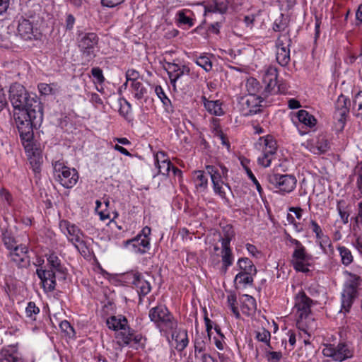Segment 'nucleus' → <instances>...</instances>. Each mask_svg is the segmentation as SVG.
I'll list each match as a JSON object with an SVG mask.
<instances>
[{
    "label": "nucleus",
    "mask_w": 362,
    "mask_h": 362,
    "mask_svg": "<svg viewBox=\"0 0 362 362\" xmlns=\"http://www.w3.org/2000/svg\"><path fill=\"white\" fill-rule=\"evenodd\" d=\"M9 99L13 107V119L25 151L33 150V128L43 119V108L36 95L29 93L25 87L13 83L9 89Z\"/></svg>",
    "instance_id": "nucleus-1"
},
{
    "label": "nucleus",
    "mask_w": 362,
    "mask_h": 362,
    "mask_svg": "<svg viewBox=\"0 0 362 362\" xmlns=\"http://www.w3.org/2000/svg\"><path fill=\"white\" fill-rule=\"evenodd\" d=\"M48 268H37L36 274L41 280L43 288L46 292H51L56 287V272L64 274L65 269L62 265L61 260L57 255L51 253L46 255Z\"/></svg>",
    "instance_id": "nucleus-2"
},
{
    "label": "nucleus",
    "mask_w": 362,
    "mask_h": 362,
    "mask_svg": "<svg viewBox=\"0 0 362 362\" xmlns=\"http://www.w3.org/2000/svg\"><path fill=\"white\" fill-rule=\"evenodd\" d=\"M106 323L109 329L116 332V338L120 345H129L132 341L135 343L140 342L141 337L136 334L129 327L124 316L121 315L111 316L107 318Z\"/></svg>",
    "instance_id": "nucleus-3"
},
{
    "label": "nucleus",
    "mask_w": 362,
    "mask_h": 362,
    "mask_svg": "<svg viewBox=\"0 0 362 362\" xmlns=\"http://www.w3.org/2000/svg\"><path fill=\"white\" fill-rule=\"evenodd\" d=\"M151 322L163 335L167 336L170 332L176 329L177 323L173 315L163 305L152 308L148 313Z\"/></svg>",
    "instance_id": "nucleus-4"
},
{
    "label": "nucleus",
    "mask_w": 362,
    "mask_h": 362,
    "mask_svg": "<svg viewBox=\"0 0 362 362\" xmlns=\"http://www.w3.org/2000/svg\"><path fill=\"white\" fill-rule=\"evenodd\" d=\"M255 148L262 151V155L257 158L258 164L264 168L269 167L276 153V140L272 135L259 137L255 144Z\"/></svg>",
    "instance_id": "nucleus-5"
},
{
    "label": "nucleus",
    "mask_w": 362,
    "mask_h": 362,
    "mask_svg": "<svg viewBox=\"0 0 362 362\" xmlns=\"http://www.w3.org/2000/svg\"><path fill=\"white\" fill-rule=\"evenodd\" d=\"M54 177L65 188H72L78 182V174L74 168H70L61 160L52 163Z\"/></svg>",
    "instance_id": "nucleus-6"
},
{
    "label": "nucleus",
    "mask_w": 362,
    "mask_h": 362,
    "mask_svg": "<svg viewBox=\"0 0 362 362\" xmlns=\"http://www.w3.org/2000/svg\"><path fill=\"white\" fill-rule=\"evenodd\" d=\"M348 276L341 293V310H344V313L349 311L354 300L357 296L358 288L361 281V278L357 274L348 273Z\"/></svg>",
    "instance_id": "nucleus-7"
},
{
    "label": "nucleus",
    "mask_w": 362,
    "mask_h": 362,
    "mask_svg": "<svg viewBox=\"0 0 362 362\" xmlns=\"http://www.w3.org/2000/svg\"><path fill=\"white\" fill-rule=\"evenodd\" d=\"M99 37L95 33H81L78 35V47L83 57L88 62L95 56V49L98 47Z\"/></svg>",
    "instance_id": "nucleus-8"
},
{
    "label": "nucleus",
    "mask_w": 362,
    "mask_h": 362,
    "mask_svg": "<svg viewBox=\"0 0 362 362\" xmlns=\"http://www.w3.org/2000/svg\"><path fill=\"white\" fill-rule=\"evenodd\" d=\"M268 187L271 189H278L284 192H292L296 185V179L291 175L267 174L265 177Z\"/></svg>",
    "instance_id": "nucleus-9"
},
{
    "label": "nucleus",
    "mask_w": 362,
    "mask_h": 362,
    "mask_svg": "<svg viewBox=\"0 0 362 362\" xmlns=\"http://www.w3.org/2000/svg\"><path fill=\"white\" fill-rule=\"evenodd\" d=\"M223 232V235L221 237L219 241L221 243V269L226 273L228 268L233 264L234 259L230 245L231 240L235 235V233L230 226L224 228Z\"/></svg>",
    "instance_id": "nucleus-10"
},
{
    "label": "nucleus",
    "mask_w": 362,
    "mask_h": 362,
    "mask_svg": "<svg viewBox=\"0 0 362 362\" xmlns=\"http://www.w3.org/2000/svg\"><path fill=\"white\" fill-rule=\"evenodd\" d=\"M267 97L247 95L239 98L238 107L241 114L245 117L254 115L261 112L262 103Z\"/></svg>",
    "instance_id": "nucleus-11"
},
{
    "label": "nucleus",
    "mask_w": 362,
    "mask_h": 362,
    "mask_svg": "<svg viewBox=\"0 0 362 362\" xmlns=\"http://www.w3.org/2000/svg\"><path fill=\"white\" fill-rule=\"evenodd\" d=\"M322 354L325 357L341 362L353 357L354 349L349 344L341 342L337 346L334 344L325 345L322 349Z\"/></svg>",
    "instance_id": "nucleus-12"
},
{
    "label": "nucleus",
    "mask_w": 362,
    "mask_h": 362,
    "mask_svg": "<svg viewBox=\"0 0 362 362\" xmlns=\"http://www.w3.org/2000/svg\"><path fill=\"white\" fill-rule=\"evenodd\" d=\"M221 173L219 169L213 165H207V174L211 177L213 183L214 192L218 194L222 199L226 198V192H230V187L225 184L222 180V175L226 176L228 170L225 167H221Z\"/></svg>",
    "instance_id": "nucleus-13"
},
{
    "label": "nucleus",
    "mask_w": 362,
    "mask_h": 362,
    "mask_svg": "<svg viewBox=\"0 0 362 362\" xmlns=\"http://www.w3.org/2000/svg\"><path fill=\"white\" fill-rule=\"evenodd\" d=\"M277 78L278 71L276 67L269 66L265 69L262 80L266 87L262 95L267 97L269 95L284 92L281 85H277Z\"/></svg>",
    "instance_id": "nucleus-14"
},
{
    "label": "nucleus",
    "mask_w": 362,
    "mask_h": 362,
    "mask_svg": "<svg viewBox=\"0 0 362 362\" xmlns=\"http://www.w3.org/2000/svg\"><path fill=\"white\" fill-rule=\"evenodd\" d=\"M60 228L62 230H66L69 240L78 250L86 248V243L83 240L85 235L78 226L64 220L60 222Z\"/></svg>",
    "instance_id": "nucleus-15"
},
{
    "label": "nucleus",
    "mask_w": 362,
    "mask_h": 362,
    "mask_svg": "<svg viewBox=\"0 0 362 362\" xmlns=\"http://www.w3.org/2000/svg\"><path fill=\"white\" fill-rule=\"evenodd\" d=\"M291 40L288 34L280 35L276 42V61L282 66H286L290 62V46Z\"/></svg>",
    "instance_id": "nucleus-16"
},
{
    "label": "nucleus",
    "mask_w": 362,
    "mask_h": 362,
    "mask_svg": "<svg viewBox=\"0 0 362 362\" xmlns=\"http://www.w3.org/2000/svg\"><path fill=\"white\" fill-rule=\"evenodd\" d=\"M313 300L304 292H300L295 298V306L298 317L297 324L300 326L304 319H306L311 310Z\"/></svg>",
    "instance_id": "nucleus-17"
},
{
    "label": "nucleus",
    "mask_w": 362,
    "mask_h": 362,
    "mask_svg": "<svg viewBox=\"0 0 362 362\" xmlns=\"http://www.w3.org/2000/svg\"><path fill=\"white\" fill-rule=\"evenodd\" d=\"M354 175L356 177V196L358 199L362 198V161L358 163L355 168ZM356 227L362 230V201L358 204L357 214L355 218Z\"/></svg>",
    "instance_id": "nucleus-18"
},
{
    "label": "nucleus",
    "mask_w": 362,
    "mask_h": 362,
    "mask_svg": "<svg viewBox=\"0 0 362 362\" xmlns=\"http://www.w3.org/2000/svg\"><path fill=\"white\" fill-rule=\"evenodd\" d=\"M349 100L342 94L338 97L335 103V111L333 117L341 130L344 129L346 123V116L349 111Z\"/></svg>",
    "instance_id": "nucleus-19"
},
{
    "label": "nucleus",
    "mask_w": 362,
    "mask_h": 362,
    "mask_svg": "<svg viewBox=\"0 0 362 362\" xmlns=\"http://www.w3.org/2000/svg\"><path fill=\"white\" fill-rule=\"evenodd\" d=\"M310 259L311 257L306 253L305 247H300V249L294 250L291 256V264L296 271L306 273L309 271L308 266Z\"/></svg>",
    "instance_id": "nucleus-20"
},
{
    "label": "nucleus",
    "mask_w": 362,
    "mask_h": 362,
    "mask_svg": "<svg viewBox=\"0 0 362 362\" xmlns=\"http://www.w3.org/2000/svg\"><path fill=\"white\" fill-rule=\"evenodd\" d=\"M124 246L128 247L132 252L144 255L150 249V239H141V235H136L124 241Z\"/></svg>",
    "instance_id": "nucleus-21"
},
{
    "label": "nucleus",
    "mask_w": 362,
    "mask_h": 362,
    "mask_svg": "<svg viewBox=\"0 0 362 362\" xmlns=\"http://www.w3.org/2000/svg\"><path fill=\"white\" fill-rule=\"evenodd\" d=\"M130 283L134 285L139 296H146L151 290L150 283L139 273H131L127 275Z\"/></svg>",
    "instance_id": "nucleus-22"
},
{
    "label": "nucleus",
    "mask_w": 362,
    "mask_h": 362,
    "mask_svg": "<svg viewBox=\"0 0 362 362\" xmlns=\"http://www.w3.org/2000/svg\"><path fill=\"white\" fill-rule=\"evenodd\" d=\"M28 253V247L25 245H19L10 252L9 255L11 261L19 267H25L30 264V257Z\"/></svg>",
    "instance_id": "nucleus-23"
},
{
    "label": "nucleus",
    "mask_w": 362,
    "mask_h": 362,
    "mask_svg": "<svg viewBox=\"0 0 362 362\" xmlns=\"http://www.w3.org/2000/svg\"><path fill=\"white\" fill-rule=\"evenodd\" d=\"M18 34L25 40H31L33 35V26L29 20L23 18L19 21Z\"/></svg>",
    "instance_id": "nucleus-24"
},
{
    "label": "nucleus",
    "mask_w": 362,
    "mask_h": 362,
    "mask_svg": "<svg viewBox=\"0 0 362 362\" xmlns=\"http://www.w3.org/2000/svg\"><path fill=\"white\" fill-rule=\"evenodd\" d=\"M0 362H25L14 348H4L0 351Z\"/></svg>",
    "instance_id": "nucleus-25"
},
{
    "label": "nucleus",
    "mask_w": 362,
    "mask_h": 362,
    "mask_svg": "<svg viewBox=\"0 0 362 362\" xmlns=\"http://www.w3.org/2000/svg\"><path fill=\"white\" fill-rule=\"evenodd\" d=\"M156 165L160 174L167 175L172 167L170 160L165 158V154L163 152H159L155 157Z\"/></svg>",
    "instance_id": "nucleus-26"
},
{
    "label": "nucleus",
    "mask_w": 362,
    "mask_h": 362,
    "mask_svg": "<svg viewBox=\"0 0 362 362\" xmlns=\"http://www.w3.org/2000/svg\"><path fill=\"white\" fill-rule=\"evenodd\" d=\"M202 100L205 109L210 114L216 116H221L224 114V111L222 109V103L220 100H209L205 96L202 97Z\"/></svg>",
    "instance_id": "nucleus-27"
},
{
    "label": "nucleus",
    "mask_w": 362,
    "mask_h": 362,
    "mask_svg": "<svg viewBox=\"0 0 362 362\" xmlns=\"http://www.w3.org/2000/svg\"><path fill=\"white\" fill-rule=\"evenodd\" d=\"M170 333H171L173 339H175L176 341V349L179 351H182L189 343L187 330L180 329L176 333L175 329Z\"/></svg>",
    "instance_id": "nucleus-28"
},
{
    "label": "nucleus",
    "mask_w": 362,
    "mask_h": 362,
    "mask_svg": "<svg viewBox=\"0 0 362 362\" xmlns=\"http://www.w3.org/2000/svg\"><path fill=\"white\" fill-rule=\"evenodd\" d=\"M242 303L241 308L243 313L250 315L255 312L257 309V303L255 299L247 294L243 295L240 298Z\"/></svg>",
    "instance_id": "nucleus-29"
},
{
    "label": "nucleus",
    "mask_w": 362,
    "mask_h": 362,
    "mask_svg": "<svg viewBox=\"0 0 362 362\" xmlns=\"http://www.w3.org/2000/svg\"><path fill=\"white\" fill-rule=\"evenodd\" d=\"M211 337L205 336L203 333L197 334L194 341V356H197V353H202L206 351V344L210 341Z\"/></svg>",
    "instance_id": "nucleus-30"
},
{
    "label": "nucleus",
    "mask_w": 362,
    "mask_h": 362,
    "mask_svg": "<svg viewBox=\"0 0 362 362\" xmlns=\"http://www.w3.org/2000/svg\"><path fill=\"white\" fill-rule=\"evenodd\" d=\"M314 350L311 344L308 340H304V346H301L297 351L298 359H301L302 362H305L311 359L313 356Z\"/></svg>",
    "instance_id": "nucleus-31"
},
{
    "label": "nucleus",
    "mask_w": 362,
    "mask_h": 362,
    "mask_svg": "<svg viewBox=\"0 0 362 362\" xmlns=\"http://www.w3.org/2000/svg\"><path fill=\"white\" fill-rule=\"evenodd\" d=\"M296 116L299 122L308 127H313L316 124L317 120L315 117L305 110H299Z\"/></svg>",
    "instance_id": "nucleus-32"
},
{
    "label": "nucleus",
    "mask_w": 362,
    "mask_h": 362,
    "mask_svg": "<svg viewBox=\"0 0 362 362\" xmlns=\"http://www.w3.org/2000/svg\"><path fill=\"white\" fill-rule=\"evenodd\" d=\"M238 266L241 270L240 272L249 273V274H256L257 269L252 262L247 258L242 257L240 258L238 261Z\"/></svg>",
    "instance_id": "nucleus-33"
},
{
    "label": "nucleus",
    "mask_w": 362,
    "mask_h": 362,
    "mask_svg": "<svg viewBox=\"0 0 362 362\" xmlns=\"http://www.w3.org/2000/svg\"><path fill=\"white\" fill-rule=\"evenodd\" d=\"M337 250L341 257V262L344 266L351 264L354 261V257L351 250L345 246L339 245Z\"/></svg>",
    "instance_id": "nucleus-34"
},
{
    "label": "nucleus",
    "mask_w": 362,
    "mask_h": 362,
    "mask_svg": "<svg viewBox=\"0 0 362 362\" xmlns=\"http://www.w3.org/2000/svg\"><path fill=\"white\" fill-rule=\"evenodd\" d=\"M131 88L132 93L138 100L144 98V96L147 94L146 88L140 81H134L131 83Z\"/></svg>",
    "instance_id": "nucleus-35"
},
{
    "label": "nucleus",
    "mask_w": 362,
    "mask_h": 362,
    "mask_svg": "<svg viewBox=\"0 0 362 362\" xmlns=\"http://www.w3.org/2000/svg\"><path fill=\"white\" fill-rule=\"evenodd\" d=\"M313 151L315 153H322L326 152L329 148V142L324 136H319L315 146L313 147Z\"/></svg>",
    "instance_id": "nucleus-36"
},
{
    "label": "nucleus",
    "mask_w": 362,
    "mask_h": 362,
    "mask_svg": "<svg viewBox=\"0 0 362 362\" xmlns=\"http://www.w3.org/2000/svg\"><path fill=\"white\" fill-rule=\"evenodd\" d=\"M37 88L40 94L43 95H54L59 89L57 83H41L38 84Z\"/></svg>",
    "instance_id": "nucleus-37"
},
{
    "label": "nucleus",
    "mask_w": 362,
    "mask_h": 362,
    "mask_svg": "<svg viewBox=\"0 0 362 362\" xmlns=\"http://www.w3.org/2000/svg\"><path fill=\"white\" fill-rule=\"evenodd\" d=\"M194 181L197 187L205 189L208 185V176L203 171H196L194 175Z\"/></svg>",
    "instance_id": "nucleus-38"
},
{
    "label": "nucleus",
    "mask_w": 362,
    "mask_h": 362,
    "mask_svg": "<svg viewBox=\"0 0 362 362\" xmlns=\"http://www.w3.org/2000/svg\"><path fill=\"white\" fill-rule=\"evenodd\" d=\"M29 163L31 165L33 170L35 173H38L41 170V164L42 158L39 153L32 152V155H29Z\"/></svg>",
    "instance_id": "nucleus-39"
},
{
    "label": "nucleus",
    "mask_w": 362,
    "mask_h": 362,
    "mask_svg": "<svg viewBox=\"0 0 362 362\" xmlns=\"http://www.w3.org/2000/svg\"><path fill=\"white\" fill-rule=\"evenodd\" d=\"M352 112L356 117H362V91H359L354 98Z\"/></svg>",
    "instance_id": "nucleus-40"
},
{
    "label": "nucleus",
    "mask_w": 362,
    "mask_h": 362,
    "mask_svg": "<svg viewBox=\"0 0 362 362\" xmlns=\"http://www.w3.org/2000/svg\"><path fill=\"white\" fill-rule=\"evenodd\" d=\"M40 313V308L36 306L34 302H29L25 308L26 317L31 321L36 320L37 316Z\"/></svg>",
    "instance_id": "nucleus-41"
},
{
    "label": "nucleus",
    "mask_w": 362,
    "mask_h": 362,
    "mask_svg": "<svg viewBox=\"0 0 362 362\" xmlns=\"http://www.w3.org/2000/svg\"><path fill=\"white\" fill-rule=\"evenodd\" d=\"M256 274H249L245 272H239L235 277V281H238L240 284L250 285L253 282L252 276Z\"/></svg>",
    "instance_id": "nucleus-42"
},
{
    "label": "nucleus",
    "mask_w": 362,
    "mask_h": 362,
    "mask_svg": "<svg viewBox=\"0 0 362 362\" xmlns=\"http://www.w3.org/2000/svg\"><path fill=\"white\" fill-rule=\"evenodd\" d=\"M195 63L202 67L206 71H209L212 69V62L206 55H202L195 59Z\"/></svg>",
    "instance_id": "nucleus-43"
},
{
    "label": "nucleus",
    "mask_w": 362,
    "mask_h": 362,
    "mask_svg": "<svg viewBox=\"0 0 362 362\" xmlns=\"http://www.w3.org/2000/svg\"><path fill=\"white\" fill-rule=\"evenodd\" d=\"M189 71H190V69L188 66H185V65H183L182 66L180 67V69H178L177 70V71L173 74V75L170 76V77L169 78L170 80V83H172V85L175 87V82L183 75L185 74H189Z\"/></svg>",
    "instance_id": "nucleus-44"
},
{
    "label": "nucleus",
    "mask_w": 362,
    "mask_h": 362,
    "mask_svg": "<svg viewBox=\"0 0 362 362\" xmlns=\"http://www.w3.org/2000/svg\"><path fill=\"white\" fill-rule=\"evenodd\" d=\"M177 20L180 25H187L190 28L194 25L193 19L187 16H186L185 12L184 11H180L177 13Z\"/></svg>",
    "instance_id": "nucleus-45"
},
{
    "label": "nucleus",
    "mask_w": 362,
    "mask_h": 362,
    "mask_svg": "<svg viewBox=\"0 0 362 362\" xmlns=\"http://www.w3.org/2000/svg\"><path fill=\"white\" fill-rule=\"evenodd\" d=\"M3 241L5 246L10 250V252L14 250L16 247L19 246V245L16 244L14 238L8 232L3 233Z\"/></svg>",
    "instance_id": "nucleus-46"
},
{
    "label": "nucleus",
    "mask_w": 362,
    "mask_h": 362,
    "mask_svg": "<svg viewBox=\"0 0 362 362\" xmlns=\"http://www.w3.org/2000/svg\"><path fill=\"white\" fill-rule=\"evenodd\" d=\"M345 202L339 201L337 202V209L338 211L339 215L344 223H347L349 221V214L345 210Z\"/></svg>",
    "instance_id": "nucleus-47"
},
{
    "label": "nucleus",
    "mask_w": 362,
    "mask_h": 362,
    "mask_svg": "<svg viewBox=\"0 0 362 362\" xmlns=\"http://www.w3.org/2000/svg\"><path fill=\"white\" fill-rule=\"evenodd\" d=\"M155 93L164 106L168 107L171 105L170 100L165 95L163 88L160 86H156Z\"/></svg>",
    "instance_id": "nucleus-48"
},
{
    "label": "nucleus",
    "mask_w": 362,
    "mask_h": 362,
    "mask_svg": "<svg viewBox=\"0 0 362 362\" xmlns=\"http://www.w3.org/2000/svg\"><path fill=\"white\" fill-rule=\"evenodd\" d=\"M60 329L69 337H74L75 331L71 324L67 320L62 321L59 324Z\"/></svg>",
    "instance_id": "nucleus-49"
},
{
    "label": "nucleus",
    "mask_w": 362,
    "mask_h": 362,
    "mask_svg": "<svg viewBox=\"0 0 362 362\" xmlns=\"http://www.w3.org/2000/svg\"><path fill=\"white\" fill-rule=\"evenodd\" d=\"M270 337V332L264 328H262L256 332V339L258 341L264 342L267 344H269Z\"/></svg>",
    "instance_id": "nucleus-50"
},
{
    "label": "nucleus",
    "mask_w": 362,
    "mask_h": 362,
    "mask_svg": "<svg viewBox=\"0 0 362 362\" xmlns=\"http://www.w3.org/2000/svg\"><path fill=\"white\" fill-rule=\"evenodd\" d=\"M246 87L249 93L248 95H257L256 93L259 88V83L257 80L254 78L247 80Z\"/></svg>",
    "instance_id": "nucleus-51"
},
{
    "label": "nucleus",
    "mask_w": 362,
    "mask_h": 362,
    "mask_svg": "<svg viewBox=\"0 0 362 362\" xmlns=\"http://www.w3.org/2000/svg\"><path fill=\"white\" fill-rule=\"evenodd\" d=\"M139 77V73L137 71L134 69H128L127 71L126 72L127 81L124 84V86H126L129 81H131V83L138 81L137 79Z\"/></svg>",
    "instance_id": "nucleus-52"
},
{
    "label": "nucleus",
    "mask_w": 362,
    "mask_h": 362,
    "mask_svg": "<svg viewBox=\"0 0 362 362\" xmlns=\"http://www.w3.org/2000/svg\"><path fill=\"white\" fill-rule=\"evenodd\" d=\"M235 302L236 298L234 296H229L228 297V303L229 306L230 307L233 313L235 315L236 318H239L240 315L238 308L235 305Z\"/></svg>",
    "instance_id": "nucleus-53"
},
{
    "label": "nucleus",
    "mask_w": 362,
    "mask_h": 362,
    "mask_svg": "<svg viewBox=\"0 0 362 362\" xmlns=\"http://www.w3.org/2000/svg\"><path fill=\"white\" fill-rule=\"evenodd\" d=\"M267 360L270 362H279L282 358L280 351H269L267 354Z\"/></svg>",
    "instance_id": "nucleus-54"
},
{
    "label": "nucleus",
    "mask_w": 362,
    "mask_h": 362,
    "mask_svg": "<svg viewBox=\"0 0 362 362\" xmlns=\"http://www.w3.org/2000/svg\"><path fill=\"white\" fill-rule=\"evenodd\" d=\"M246 173H247V175L249 177V178L252 180V182L256 186V189L258 191V192L259 194H262L263 189H262L259 182H258V180H257V178L255 177V176L251 171V170L250 168H246Z\"/></svg>",
    "instance_id": "nucleus-55"
},
{
    "label": "nucleus",
    "mask_w": 362,
    "mask_h": 362,
    "mask_svg": "<svg viewBox=\"0 0 362 362\" xmlns=\"http://www.w3.org/2000/svg\"><path fill=\"white\" fill-rule=\"evenodd\" d=\"M91 74L98 81V83H103L105 81L103 71L100 68H93L91 70Z\"/></svg>",
    "instance_id": "nucleus-56"
},
{
    "label": "nucleus",
    "mask_w": 362,
    "mask_h": 362,
    "mask_svg": "<svg viewBox=\"0 0 362 362\" xmlns=\"http://www.w3.org/2000/svg\"><path fill=\"white\" fill-rule=\"evenodd\" d=\"M286 27V23L283 22L282 20H280V21L278 22V20L276 19L274 23L273 29L276 32H281L285 30Z\"/></svg>",
    "instance_id": "nucleus-57"
},
{
    "label": "nucleus",
    "mask_w": 362,
    "mask_h": 362,
    "mask_svg": "<svg viewBox=\"0 0 362 362\" xmlns=\"http://www.w3.org/2000/svg\"><path fill=\"white\" fill-rule=\"evenodd\" d=\"M124 0H101L103 6L107 7H115L122 4Z\"/></svg>",
    "instance_id": "nucleus-58"
},
{
    "label": "nucleus",
    "mask_w": 362,
    "mask_h": 362,
    "mask_svg": "<svg viewBox=\"0 0 362 362\" xmlns=\"http://www.w3.org/2000/svg\"><path fill=\"white\" fill-rule=\"evenodd\" d=\"M9 4V0H0V16H3L7 11Z\"/></svg>",
    "instance_id": "nucleus-59"
},
{
    "label": "nucleus",
    "mask_w": 362,
    "mask_h": 362,
    "mask_svg": "<svg viewBox=\"0 0 362 362\" xmlns=\"http://www.w3.org/2000/svg\"><path fill=\"white\" fill-rule=\"evenodd\" d=\"M75 23V18L72 14H69L66 19V30H71Z\"/></svg>",
    "instance_id": "nucleus-60"
},
{
    "label": "nucleus",
    "mask_w": 362,
    "mask_h": 362,
    "mask_svg": "<svg viewBox=\"0 0 362 362\" xmlns=\"http://www.w3.org/2000/svg\"><path fill=\"white\" fill-rule=\"evenodd\" d=\"M180 66H179L177 64L168 63L167 69L169 78L170 77V76L173 75V74H175L177 71V70L180 69Z\"/></svg>",
    "instance_id": "nucleus-61"
},
{
    "label": "nucleus",
    "mask_w": 362,
    "mask_h": 362,
    "mask_svg": "<svg viewBox=\"0 0 362 362\" xmlns=\"http://www.w3.org/2000/svg\"><path fill=\"white\" fill-rule=\"evenodd\" d=\"M7 105V100L6 94L3 90H0V112L4 110L5 106Z\"/></svg>",
    "instance_id": "nucleus-62"
},
{
    "label": "nucleus",
    "mask_w": 362,
    "mask_h": 362,
    "mask_svg": "<svg viewBox=\"0 0 362 362\" xmlns=\"http://www.w3.org/2000/svg\"><path fill=\"white\" fill-rule=\"evenodd\" d=\"M151 234V228L148 226L144 227L140 233L137 235H141V239H150L148 235Z\"/></svg>",
    "instance_id": "nucleus-63"
},
{
    "label": "nucleus",
    "mask_w": 362,
    "mask_h": 362,
    "mask_svg": "<svg viewBox=\"0 0 362 362\" xmlns=\"http://www.w3.org/2000/svg\"><path fill=\"white\" fill-rule=\"evenodd\" d=\"M201 361L202 362H217V360H216L210 354L204 353L201 356Z\"/></svg>",
    "instance_id": "nucleus-64"
}]
</instances>
